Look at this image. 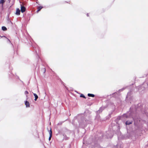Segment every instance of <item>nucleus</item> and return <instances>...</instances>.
<instances>
[{
  "label": "nucleus",
  "mask_w": 148,
  "mask_h": 148,
  "mask_svg": "<svg viewBox=\"0 0 148 148\" xmlns=\"http://www.w3.org/2000/svg\"><path fill=\"white\" fill-rule=\"evenodd\" d=\"M132 122L127 121L126 122V125H130V124H132Z\"/></svg>",
  "instance_id": "1a4fd4ad"
},
{
  "label": "nucleus",
  "mask_w": 148,
  "mask_h": 148,
  "mask_svg": "<svg viewBox=\"0 0 148 148\" xmlns=\"http://www.w3.org/2000/svg\"><path fill=\"white\" fill-rule=\"evenodd\" d=\"M25 94H28V92L27 91H26L25 92Z\"/></svg>",
  "instance_id": "f8f14e48"
},
{
  "label": "nucleus",
  "mask_w": 148,
  "mask_h": 148,
  "mask_svg": "<svg viewBox=\"0 0 148 148\" xmlns=\"http://www.w3.org/2000/svg\"><path fill=\"white\" fill-rule=\"evenodd\" d=\"M49 134L50 135V136L49 138V140H50L51 138V136H52V131H51V129L49 131Z\"/></svg>",
  "instance_id": "20e7f679"
},
{
  "label": "nucleus",
  "mask_w": 148,
  "mask_h": 148,
  "mask_svg": "<svg viewBox=\"0 0 148 148\" xmlns=\"http://www.w3.org/2000/svg\"><path fill=\"white\" fill-rule=\"evenodd\" d=\"M42 6H40L38 7V10H37V12H38L39 11H40V10L42 8Z\"/></svg>",
  "instance_id": "423d86ee"
},
{
  "label": "nucleus",
  "mask_w": 148,
  "mask_h": 148,
  "mask_svg": "<svg viewBox=\"0 0 148 148\" xmlns=\"http://www.w3.org/2000/svg\"><path fill=\"white\" fill-rule=\"evenodd\" d=\"M25 104L27 107H29V102L26 101L25 102Z\"/></svg>",
  "instance_id": "f03ea898"
},
{
  "label": "nucleus",
  "mask_w": 148,
  "mask_h": 148,
  "mask_svg": "<svg viewBox=\"0 0 148 148\" xmlns=\"http://www.w3.org/2000/svg\"><path fill=\"white\" fill-rule=\"evenodd\" d=\"M34 97H35V99H34V100L35 101H36L37 99L38 98V97L37 96V95L36 94H35V93H34Z\"/></svg>",
  "instance_id": "39448f33"
},
{
  "label": "nucleus",
  "mask_w": 148,
  "mask_h": 148,
  "mask_svg": "<svg viewBox=\"0 0 148 148\" xmlns=\"http://www.w3.org/2000/svg\"><path fill=\"white\" fill-rule=\"evenodd\" d=\"M21 12L23 13L25 11V8L24 6H21Z\"/></svg>",
  "instance_id": "f257e3e1"
},
{
  "label": "nucleus",
  "mask_w": 148,
  "mask_h": 148,
  "mask_svg": "<svg viewBox=\"0 0 148 148\" xmlns=\"http://www.w3.org/2000/svg\"><path fill=\"white\" fill-rule=\"evenodd\" d=\"M20 10L18 9H17L16 10V14L18 15H19L20 14Z\"/></svg>",
  "instance_id": "7ed1b4c3"
},
{
  "label": "nucleus",
  "mask_w": 148,
  "mask_h": 148,
  "mask_svg": "<svg viewBox=\"0 0 148 148\" xmlns=\"http://www.w3.org/2000/svg\"><path fill=\"white\" fill-rule=\"evenodd\" d=\"M88 95L89 97H94L95 96V95L94 94L89 93L88 94Z\"/></svg>",
  "instance_id": "0eeeda50"
},
{
  "label": "nucleus",
  "mask_w": 148,
  "mask_h": 148,
  "mask_svg": "<svg viewBox=\"0 0 148 148\" xmlns=\"http://www.w3.org/2000/svg\"><path fill=\"white\" fill-rule=\"evenodd\" d=\"M80 97H84V98H86L85 97V96L82 94L81 95Z\"/></svg>",
  "instance_id": "9b49d317"
},
{
  "label": "nucleus",
  "mask_w": 148,
  "mask_h": 148,
  "mask_svg": "<svg viewBox=\"0 0 148 148\" xmlns=\"http://www.w3.org/2000/svg\"><path fill=\"white\" fill-rule=\"evenodd\" d=\"M5 1V0H0V4H2L3 6V3Z\"/></svg>",
  "instance_id": "6e6552de"
},
{
  "label": "nucleus",
  "mask_w": 148,
  "mask_h": 148,
  "mask_svg": "<svg viewBox=\"0 0 148 148\" xmlns=\"http://www.w3.org/2000/svg\"><path fill=\"white\" fill-rule=\"evenodd\" d=\"M2 29L3 31H5L7 30V28L4 26L2 27Z\"/></svg>",
  "instance_id": "9d476101"
},
{
  "label": "nucleus",
  "mask_w": 148,
  "mask_h": 148,
  "mask_svg": "<svg viewBox=\"0 0 148 148\" xmlns=\"http://www.w3.org/2000/svg\"><path fill=\"white\" fill-rule=\"evenodd\" d=\"M87 16H89V15H88V14H87Z\"/></svg>",
  "instance_id": "ddd939ff"
}]
</instances>
